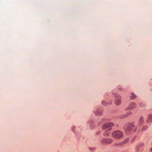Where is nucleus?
<instances>
[{"label":"nucleus","mask_w":152,"mask_h":152,"mask_svg":"<svg viewBox=\"0 0 152 152\" xmlns=\"http://www.w3.org/2000/svg\"><path fill=\"white\" fill-rule=\"evenodd\" d=\"M137 128L134 124H128L125 125L124 127V129L126 134H128L131 132H135Z\"/></svg>","instance_id":"nucleus-1"},{"label":"nucleus","mask_w":152,"mask_h":152,"mask_svg":"<svg viewBox=\"0 0 152 152\" xmlns=\"http://www.w3.org/2000/svg\"><path fill=\"white\" fill-rule=\"evenodd\" d=\"M112 137L116 139H119L122 137L123 133L119 131L116 130L113 131L111 134Z\"/></svg>","instance_id":"nucleus-2"},{"label":"nucleus","mask_w":152,"mask_h":152,"mask_svg":"<svg viewBox=\"0 0 152 152\" xmlns=\"http://www.w3.org/2000/svg\"><path fill=\"white\" fill-rule=\"evenodd\" d=\"M113 95V96L115 98V104L117 105H119L120 104L121 102V96L116 93H114Z\"/></svg>","instance_id":"nucleus-3"},{"label":"nucleus","mask_w":152,"mask_h":152,"mask_svg":"<svg viewBox=\"0 0 152 152\" xmlns=\"http://www.w3.org/2000/svg\"><path fill=\"white\" fill-rule=\"evenodd\" d=\"M113 141V140L111 138H105L102 139L100 141L101 143L102 144H109Z\"/></svg>","instance_id":"nucleus-4"},{"label":"nucleus","mask_w":152,"mask_h":152,"mask_svg":"<svg viewBox=\"0 0 152 152\" xmlns=\"http://www.w3.org/2000/svg\"><path fill=\"white\" fill-rule=\"evenodd\" d=\"M114 126V124L112 122L106 123L103 126L102 128L103 129H106L109 128L110 130L112 129L111 127L113 126Z\"/></svg>","instance_id":"nucleus-5"},{"label":"nucleus","mask_w":152,"mask_h":152,"mask_svg":"<svg viewBox=\"0 0 152 152\" xmlns=\"http://www.w3.org/2000/svg\"><path fill=\"white\" fill-rule=\"evenodd\" d=\"M137 107L136 104L134 102H132L130 103L129 105L128 109H134L135 108Z\"/></svg>","instance_id":"nucleus-6"},{"label":"nucleus","mask_w":152,"mask_h":152,"mask_svg":"<svg viewBox=\"0 0 152 152\" xmlns=\"http://www.w3.org/2000/svg\"><path fill=\"white\" fill-rule=\"evenodd\" d=\"M146 121L148 123H150L152 121V114H149L148 115Z\"/></svg>","instance_id":"nucleus-7"},{"label":"nucleus","mask_w":152,"mask_h":152,"mask_svg":"<svg viewBox=\"0 0 152 152\" xmlns=\"http://www.w3.org/2000/svg\"><path fill=\"white\" fill-rule=\"evenodd\" d=\"M130 99H135L137 96L134 93H131L129 95Z\"/></svg>","instance_id":"nucleus-8"},{"label":"nucleus","mask_w":152,"mask_h":152,"mask_svg":"<svg viewBox=\"0 0 152 152\" xmlns=\"http://www.w3.org/2000/svg\"><path fill=\"white\" fill-rule=\"evenodd\" d=\"M110 132L109 130L104 132L103 134V135L106 137H108L110 135Z\"/></svg>","instance_id":"nucleus-9"},{"label":"nucleus","mask_w":152,"mask_h":152,"mask_svg":"<svg viewBox=\"0 0 152 152\" xmlns=\"http://www.w3.org/2000/svg\"><path fill=\"white\" fill-rule=\"evenodd\" d=\"M143 121V118L142 117H141L139 119L138 126L142 124Z\"/></svg>","instance_id":"nucleus-10"},{"label":"nucleus","mask_w":152,"mask_h":152,"mask_svg":"<svg viewBox=\"0 0 152 152\" xmlns=\"http://www.w3.org/2000/svg\"><path fill=\"white\" fill-rule=\"evenodd\" d=\"M132 113L131 111H129L127 112L124 115V117H121V118H123L124 117H126L127 116L130 115Z\"/></svg>","instance_id":"nucleus-11"},{"label":"nucleus","mask_w":152,"mask_h":152,"mask_svg":"<svg viewBox=\"0 0 152 152\" xmlns=\"http://www.w3.org/2000/svg\"><path fill=\"white\" fill-rule=\"evenodd\" d=\"M123 144H122V142H119L115 143V146H120L122 145Z\"/></svg>","instance_id":"nucleus-12"},{"label":"nucleus","mask_w":152,"mask_h":152,"mask_svg":"<svg viewBox=\"0 0 152 152\" xmlns=\"http://www.w3.org/2000/svg\"><path fill=\"white\" fill-rule=\"evenodd\" d=\"M129 139L128 138H126L123 141H122V144L123 145L127 142L129 141Z\"/></svg>","instance_id":"nucleus-13"},{"label":"nucleus","mask_w":152,"mask_h":152,"mask_svg":"<svg viewBox=\"0 0 152 152\" xmlns=\"http://www.w3.org/2000/svg\"><path fill=\"white\" fill-rule=\"evenodd\" d=\"M96 148L94 147H90L89 148V150L91 151H95Z\"/></svg>","instance_id":"nucleus-14"},{"label":"nucleus","mask_w":152,"mask_h":152,"mask_svg":"<svg viewBox=\"0 0 152 152\" xmlns=\"http://www.w3.org/2000/svg\"><path fill=\"white\" fill-rule=\"evenodd\" d=\"M147 128H148V127L147 126H144L143 127L141 131H145L147 129Z\"/></svg>","instance_id":"nucleus-15"},{"label":"nucleus","mask_w":152,"mask_h":152,"mask_svg":"<svg viewBox=\"0 0 152 152\" xmlns=\"http://www.w3.org/2000/svg\"><path fill=\"white\" fill-rule=\"evenodd\" d=\"M139 146H137L136 148V151H139Z\"/></svg>","instance_id":"nucleus-16"},{"label":"nucleus","mask_w":152,"mask_h":152,"mask_svg":"<svg viewBox=\"0 0 152 152\" xmlns=\"http://www.w3.org/2000/svg\"><path fill=\"white\" fill-rule=\"evenodd\" d=\"M144 144L143 143H140L139 145V147H142L144 146Z\"/></svg>","instance_id":"nucleus-17"},{"label":"nucleus","mask_w":152,"mask_h":152,"mask_svg":"<svg viewBox=\"0 0 152 152\" xmlns=\"http://www.w3.org/2000/svg\"><path fill=\"white\" fill-rule=\"evenodd\" d=\"M106 103V102L104 101H103L102 102V104L103 105H104Z\"/></svg>","instance_id":"nucleus-18"},{"label":"nucleus","mask_w":152,"mask_h":152,"mask_svg":"<svg viewBox=\"0 0 152 152\" xmlns=\"http://www.w3.org/2000/svg\"><path fill=\"white\" fill-rule=\"evenodd\" d=\"M151 151L152 152V147L151 148Z\"/></svg>","instance_id":"nucleus-19"},{"label":"nucleus","mask_w":152,"mask_h":152,"mask_svg":"<svg viewBox=\"0 0 152 152\" xmlns=\"http://www.w3.org/2000/svg\"><path fill=\"white\" fill-rule=\"evenodd\" d=\"M96 115H98V114H99L97 113H96ZM100 114H99V115Z\"/></svg>","instance_id":"nucleus-20"}]
</instances>
